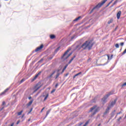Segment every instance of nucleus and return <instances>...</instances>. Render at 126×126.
<instances>
[{
	"instance_id": "obj_1",
	"label": "nucleus",
	"mask_w": 126,
	"mask_h": 126,
	"mask_svg": "<svg viewBox=\"0 0 126 126\" xmlns=\"http://www.w3.org/2000/svg\"><path fill=\"white\" fill-rule=\"evenodd\" d=\"M92 47H93V42L92 40H88L84 43L81 46L80 45H77L76 47V50L79 51L81 48H83L84 50H90L92 49Z\"/></svg>"
},
{
	"instance_id": "obj_2",
	"label": "nucleus",
	"mask_w": 126,
	"mask_h": 126,
	"mask_svg": "<svg viewBox=\"0 0 126 126\" xmlns=\"http://www.w3.org/2000/svg\"><path fill=\"white\" fill-rule=\"evenodd\" d=\"M100 111V107L97 106V105H94L92 108H91L89 112L91 113V112H92L91 117H93V116H94V115H96L98 112Z\"/></svg>"
},
{
	"instance_id": "obj_3",
	"label": "nucleus",
	"mask_w": 126,
	"mask_h": 126,
	"mask_svg": "<svg viewBox=\"0 0 126 126\" xmlns=\"http://www.w3.org/2000/svg\"><path fill=\"white\" fill-rule=\"evenodd\" d=\"M107 0H103L101 2L98 3L96 6L94 7L92 9V10L90 12V14H91V13L93 12V10H94V9H96V8H100V7H101L102 5H103V4H104V3L107 1Z\"/></svg>"
},
{
	"instance_id": "obj_4",
	"label": "nucleus",
	"mask_w": 126,
	"mask_h": 126,
	"mask_svg": "<svg viewBox=\"0 0 126 126\" xmlns=\"http://www.w3.org/2000/svg\"><path fill=\"white\" fill-rule=\"evenodd\" d=\"M114 91H112L109 93H108L106 95L104 96V97L102 99V101L103 102V104H105V103L107 102V99H108V97L111 95H113L114 94Z\"/></svg>"
},
{
	"instance_id": "obj_5",
	"label": "nucleus",
	"mask_w": 126,
	"mask_h": 126,
	"mask_svg": "<svg viewBox=\"0 0 126 126\" xmlns=\"http://www.w3.org/2000/svg\"><path fill=\"white\" fill-rule=\"evenodd\" d=\"M69 51L67 50L63 55V56L62 57V59L63 60H66L68 57H70L71 56V54L72 53L69 54L68 56H66V55H67V53H68Z\"/></svg>"
},
{
	"instance_id": "obj_6",
	"label": "nucleus",
	"mask_w": 126,
	"mask_h": 126,
	"mask_svg": "<svg viewBox=\"0 0 126 126\" xmlns=\"http://www.w3.org/2000/svg\"><path fill=\"white\" fill-rule=\"evenodd\" d=\"M42 86H39V83L37 84L35 86V90L34 91V93H35V92H37L38 90H39V89H40V88H41Z\"/></svg>"
},
{
	"instance_id": "obj_7",
	"label": "nucleus",
	"mask_w": 126,
	"mask_h": 126,
	"mask_svg": "<svg viewBox=\"0 0 126 126\" xmlns=\"http://www.w3.org/2000/svg\"><path fill=\"white\" fill-rule=\"evenodd\" d=\"M43 48H44V45L41 44L39 47H37L35 51V52H39V51H41Z\"/></svg>"
},
{
	"instance_id": "obj_8",
	"label": "nucleus",
	"mask_w": 126,
	"mask_h": 126,
	"mask_svg": "<svg viewBox=\"0 0 126 126\" xmlns=\"http://www.w3.org/2000/svg\"><path fill=\"white\" fill-rule=\"evenodd\" d=\"M56 71H57L56 70H53L51 74L48 76V78H53L54 75L56 73Z\"/></svg>"
},
{
	"instance_id": "obj_9",
	"label": "nucleus",
	"mask_w": 126,
	"mask_h": 126,
	"mask_svg": "<svg viewBox=\"0 0 126 126\" xmlns=\"http://www.w3.org/2000/svg\"><path fill=\"white\" fill-rule=\"evenodd\" d=\"M111 109L110 107L108 106L107 108L106 109L105 111L103 113V115H106L107 114H109V111Z\"/></svg>"
},
{
	"instance_id": "obj_10",
	"label": "nucleus",
	"mask_w": 126,
	"mask_h": 126,
	"mask_svg": "<svg viewBox=\"0 0 126 126\" xmlns=\"http://www.w3.org/2000/svg\"><path fill=\"white\" fill-rule=\"evenodd\" d=\"M115 104H116V100H114V101H112L111 104H110L108 105V107H109V108L111 109V108H113V107H114V105H115Z\"/></svg>"
},
{
	"instance_id": "obj_11",
	"label": "nucleus",
	"mask_w": 126,
	"mask_h": 126,
	"mask_svg": "<svg viewBox=\"0 0 126 126\" xmlns=\"http://www.w3.org/2000/svg\"><path fill=\"white\" fill-rule=\"evenodd\" d=\"M57 74L54 77V78H55V79H57L58 78V77H59L61 74V73L59 72L60 71V70H57Z\"/></svg>"
},
{
	"instance_id": "obj_12",
	"label": "nucleus",
	"mask_w": 126,
	"mask_h": 126,
	"mask_svg": "<svg viewBox=\"0 0 126 126\" xmlns=\"http://www.w3.org/2000/svg\"><path fill=\"white\" fill-rule=\"evenodd\" d=\"M122 14V12L119 11L117 14V19H120V17H121V15Z\"/></svg>"
},
{
	"instance_id": "obj_13",
	"label": "nucleus",
	"mask_w": 126,
	"mask_h": 126,
	"mask_svg": "<svg viewBox=\"0 0 126 126\" xmlns=\"http://www.w3.org/2000/svg\"><path fill=\"white\" fill-rule=\"evenodd\" d=\"M8 90H9V89H6L5 91H4V92H3L2 93H1L0 95L1 96H2L3 95H5V93H6V92H7V91H8Z\"/></svg>"
},
{
	"instance_id": "obj_14",
	"label": "nucleus",
	"mask_w": 126,
	"mask_h": 126,
	"mask_svg": "<svg viewBox=\"0 0 126 126\" xmlns=\"http://www.w3.org/2000/svg\"><path fill=\"white\" fill-rule=\"evenodd\" d=\"M38 76H39V74H37L36 75H35V76L32 79V81H34V80H35L37 79V78L38 77Z\"/></svg>"
},
{
	"instance_id": "obj_15",
	"label": "nucleus",
	"mask_w": 126,
	"mask_h": 126,
	"mask_svg": "<svg viewBox=\"0 0 126 126\" xmlns=\"http://www.w3.org/2000/svg\"><path fill=\"white\" fill-rule=\"evenodd\" d=\"M46 95L44 97L43 101H45L47 99H48V97H49V94H46Z\"/></svg>"
},
{
	"instance_id": "obj_16",
	"label": "nucleus",
	"mask_w": 126,
	"mask_h": 126,
	"mask_svg": "<svg viewBox=\"0 0 126 126\" xmlns=\"http://www.w3.org/2000/svg\"><path fill=\"white\" fill-rule=\"evenodd\" d=\"M75 58V56H74L69 61V63H71V62H72V61H73V60H74V58Z\"/></svg>"
},
{
	"instance_id": "obj_17",
	"label": "nucleus",
	"mask_w": 126,
	"mask_h": 126,
	"mask_svg": "<svg viewBox=\"0 0 126 126\" xmlns=\"http://www.w3.org/2000/svg\"><path fill=\"white\" fill-rule=\"evenodd\" d=\"M81 72H80L79 73L75 74L74 76H73V78H75V77H76V76H78V75H79L80 74H81Z\"/></svg>"
},
{
	"instance_id": "obj_18",
	"label": "nucleus",
	"mask_w": 126,
	"mask_h": 126,
	"mask_svg": "<svg viewBox=\"0 0 126 126\" xmlns=\"http://www.w3.org/2000/svg\"><path fill=\"white\" fill-rule=\"evenodd\" d=\"M32 103H33V100H31L28 103V106H31L32 105Z\"/></svg>"
},
{
	"instance_id": "obj_19",
	"label": "nucleus",
	"mask_w": 126,
	"mask_h": 126,
	"mask_svg": "<svg viewBox=\"0 0 126 126\" xmlns=\"http://www.w3.org/2000/svg\"><path fill=\"white\" fill-rule=\"evenodd\" d=\"M116 113V110H114L112 113H111V117L113 118L115 116Z\"/></svg>"
},
{
	"instance_id": "obj_20",
	"label": "nucleus",
	"mask_w": 126,
	"mask_h": 126,
	"mask_svg": "<svg viewBox=\"0 0 126 126\" xmlns=\"http://www.w3.org/2000/svg\"><path fill=\"white\" fill-rule=\"evenodd\" d=\"M80 18H81V16H79L78 18L75 19L74 20V21H77L78 20H79V19H80Z\"/></svg>"
},
{
	"instance_id": "obj_21",
	"label": "nucleus",
	"mask_w": 126,
	"mask_h": 126,
	"mask_svg": "<svg viewBox=\"0 0 126 126\" xmlns=\"http://www.w3.org/2000/svg\"><path fill=\"white\" fill-rule=\"evenodd\" d=\"M55 38H56L55 35L52 34L50 35V39H55Z\"/></svg>"
},
{
	"instance_id": "obj_22",
	"label": "nucleus",
	"mask_w": 126,
	"mask_h": 126,
	"mask_svg": "<svg viewBox=\"0 0 126 126\" xmlns=\"http://www.w3.org/2000/svg\"><path fill=\"white\" fill-rule=\"evenodd\" d=\"M50 112H51V110H49L46 112V117L48 116L49 114H50Z\"/></svg>"
},
{
	"instance_id": "obj_23",
	"label": "nucleus",
	"mask_w": 126,
	"mask_h": 126,
	"mask_svg": "<svg viewBox=\"0 0 126 126\" xmlns=\"http://www.w3.org/2000/svg\"><path fill=\"white\" fill-rule=\"evenodd\" d=\"M83 125V122H80L78 125H76V126H81Z\"/></svg>"
},
{
	"instance_id": "obj_24",
	"label": "nucleus",
	"mask_w": 126,
	"mask_h": 126,
	"mask_svg": "<svg viewBox=\"0 0 126 126\" xmlns=\"http://www.w3.org/2000/svg\"><path fill=\"white\" fill-rule=\"evenodd\" d=\"M113 22V19H110L108 22V24H111Z\"/></svg>"
},
{
	"instance_id": "obj_25",
	"label": "nucleus",
	"mask_w": 126,
	"mask_h": 126,
	"mask_svg": "<svg viewBox=\"0 0 126 126\" xmlns=\"http://www.w3.org/2000/svg\"><path fill=\"white\" fill-rule=\"evenodd\" d=\"M22 113H23V111H21L20 112L18 113V116H20V115H21V114H22Z\"/></svg>"
},
{
	"instance_id": "obj_26",
	"label": "nucleus",
	"mask_w": 126,
	"mask_h": 126,
	"mask_svg": "<svg viewBox=\"0 0 126 126\" xmlns=\"http://www.w3.org/2000/svg\"><path fill=\"white\" fill-rule=\"evenodd\" d=\"M115 47L117 48H120V45H119V44L117 43L115 44Z\"/></svg>"
},
{
	"instance_id": "obj_27",
	"label": "nucleus",
	"mask_w": 126,
	"mask_h": 126,
	"mask_svg": "<svg viewBox=\"0 0 126 126\" xmlns=\"http://www.w3.org/2000/svg\"><path fill=\"white\" fill-rule=\"evenodd\" d=\"M61 47H59L58 48H57L56 50H55V52L56 53H57V52H58V51H60V48Z\"/></svg>"
},
{
	"instance_id": "obj_28",
	"label": "nucleus",
	"mask_w": 126,
	"mask_h": 126,
	"mask_svg": "<svg viewBox=\"0 0 126 126\" xmlns=\"http://www.w3.org/2000/svg\"><path fill=\"white\" fill-rule=\"evenodd\" d=\"M88 124H89V121H88L87 122H86L85 124L83 126H87V125H88Z\"/></svg>"
},
{
	"instance_id": "obj_29",
	"label": "nucleus",
	"mask_w": 126,
	"mask_h": 126,
	"mask_svg": "<svg viewBox=\"0 0 126 126\" xmlns=\"http://www.w3.org/2000/svg\"><path fill=\"white\" fill-rule=\"evenodd\" d=\"M124 45H125V42L120 43V46H121V47H123Z\"/></svg>"
},
{
	"instance_id": "obj_30",
	"label": "nucleus",
	"mask_w": 126,
	"mask_h": 126,
	"mask_svg": "<svg viewBox=\"0 0 126 126\" xmlns=\"http://www.w3.org/2000/svg\"><path fill=\"white\" fill-rule=\"evenodd\" d=\"M25 81V79H23L21 80L20 81V83H23V82H24V81Z\"/></svg>"
},
{
	"instance_id": "obj_31",
	"label": "nucleus",
	"mask_w": 126,
	"mask_h": 126,
	"mask_svg": "<svg viewBox=\"0 0 126 126\" xmlns=\"http://www.w3.org/2000/svg\"><path fill=\"white\" fill-rule=\"evenodd\" d=\"M124 86H126V82L124 83L122 85V87H124Z\"/></svg>"
},
{
	"instance_id": "obj_32",
	"label": "nucleus",
	"mask_w": 126,
	"mask_h": 126,
	"mask_svg": "<svg viewBox=\"0 0 126 126\" xmlns=\"http://www.w3.org/2000/svg\"><path fill=\"white\" fill-rule=\"evenodd\" d=\"M55 91H56V89H53L51 92V94H53Z\"/></svg>"
},
{
	"instance_id": "obj_33",
	"label": "nucleus",
	"mask_w": 126,
	"mask_h": 126,
	"mask_svg": "<svg viewBox=\"0 0 126 126\" xmlns=\"http://www.w3.org/2000/svg\"><path fill=\"white\" fill-rule=\"evenodd\" d=\"M66 67H67V65H66L64 68H63V69H64V70H65V69H66Z\"/></svg>"
},
{
	"instance_id": "obj_34",
	"label": "nucleus",
	"mask_w": 126,
	"mask_h": 126,
	"mask_svg": "<svg viewBox=\"0 0 126 126\" xmlns=\"http://www.w3.org/2000/svg\"><path fill=\"white\" fill-rule=\"evenodd\" d=\"M44 110H45V107H43V108L41 109V111H40V113H42V112H43V111H44Z\"/></svg>"
},
{
	"instance_id": "obj_35",
	"label": "nucleus",
	"mask_w": 126,
	"mask_h": 126,
	"mask_svg": "<svg viewBox=\"0 0 126 126\" xmlns=\"http://www.w3.org/2000/svg\"><path fill=\"white\" fill-rule=\"evenodd\" d=\"M117 2H118L117 0H116L114 3H113V5H115V4H116V3H117Z\"/></svg>"
},
{
	"instance_id": "obj_36",
	"label": "nucleus",
	"mask_w": 126,
	"mask_h": 126,
	"mask_svg": "<svg viewBox=\"0 0 126 126\" xmlns=\"http://www.w3.org/2000/svg\"><path fill=\"white\" fill-rule=\"evenodd\" d=\"M43 59H41L39 62L38 63H42V62H43Z\"/></svg>"
},
{
	"instance_id": "obj_37",
	"label": "nucleus",
	"mask_w": 126,
	"mask_h": 126,
	"mask_svg": "<svg viewBox=\"0 0 126 126\" xmlns=\"http://www.w3.org/2000/svg\"><path fill=\"white\" fill-rule=\"evenodd\" d=\"M121 120H122V117H120L118 119V122L121 121Z\"/></svg>"
},
{
	"instance_id": "obj_38",
	"label": "nucleus",
	"mask_w": 126,
	"mask_h": 126,
	"mask_svg": "<svg viewBox=\"0 0 126 126\" xmlns=\"http://www.w3.org/2000/svg\"><path fill=\"white\" fill-rule=\"evenodd\" d=\"M58 86H59V84H56V85H55V88H57L58 87Z\"/></svg>"
},
{
	"instance_id": "obj_39",
	"label": "nucleus",
	"mask_w": 126,
	"mask_h": 126,
	"mask_svg": "<svg viewBox=\"0 0 126 126\" xmlns=\"http://www.w3.org/2000/svg\"><path fill=\"white\" fill-rule=\"evenodd\" d=\"M112 2V1H110L108 4H107V6H109V5L111 4V3Z\"/></svg>"
},
{
	"instance_id": "obj_40",
	"label": "nucleus",
	"mask_w": 126,
	"mask_h": 126,
	"mask_svg": "<svg viewBox=\"0 0 126 126\" xmlns=\"http://www.w3.org/2000/svg\"><path fill=\"white\" fill-rule=\"evenodd\" d=\"M74 37H75V36H73L71 37V40H73V39H74Z\"/></svg>"
},
{
	"instance_id": "obj_41",
	"label": "nucleus",
	"mask_w": 126,
	"mask_h": 126,
	"mask_svg": "<svg viewBox=\"0 0 126 126\" xmlns=\"http://www.w3.org/2000/svg\"><path fill=\"white\" fill-rule=\"evenodd\" d=\"M19 123H20V120H19L17 121V125H18V124H19Z\"/></svg>"
},
{
	"instance_id": "obj_42",
	"label": "nucleus",
	"mask_w": 126,
	"mask_h": 126,
	"mask_svg": "<svg viewBox=\"0 0 126 126\" xmlns=\"http://www.w3.org/2000/svg\"><path fill=\"white\" fill-rule=\"evenodd\" d=\"M117 29H118V26L116 27V28L114 30V31H117Z\"/></svg>"
},
{
	"instance_id": "obj_43",
	"label": "nucleus",
	"mask_w": 126,
	"mask_h": 126,
	"mask_svg": "<svg viewBox=\"0 0 126 126\" xmlns=\"http://www.w3.org/2000/svg\"><path fill=\"white\" fill-rule=\"evenodd\" d=\"M4 105H5V102L3 101V102H2V105L3 106Z\"/></svg>"
},
{
	"instance_id": "obj_44",
	"label": "nucleus",
	"mask_w": 126,
	"mask_h": 126,
	"mask_svg": "<svg viewBox=\"0 0 126 126\" xmlns=\"http://www.w3.org/2000/svg\"><path fill=\"white\" fill-rule=\"evenodd\" d=\"M31 99H32V97L31 96L29 97V100H31Z\"/></svg>"
},
{
	"instance_id": "obj_45",
	"label": "nucleus",
	"mask_w": 126,
	"mask_h": 126,
	"mask_svg": "<svg viewBox=\"0 0 126 126\" xmlns=\"http://www.w3.org/2000/svg\"><path fill=\"white\" fill-rule=\"evenodd\" d=\"M32 112V108L30 110V112H29V114H30Z\"/></svg>"
},
{
	"instance_id": "obj_46",
	"label": "nucleus",
	"mask_w": 126,
	"mask_h": 126,
	"mask_svg": "<svg viewBox=\"0 0 126 126\" xmlns=\"http://www.w3.org/2000/svg\"><path fill=\"white\" fill-rule=\"evenodd\" d=\"M121 114H122V112L121 111H120V112L118 113L117 115H120Z\"/></svg>"
},
{
	"instance_id": "obj_47",
	"label": "nucleus",
	"mask_w": 126,
	"mask_h": 126,
	"mask_svg": "<svg viewBox=\"0 0 126 126\" xmlns=\"http://www.w3.org/2000/svg\"><path fill=\"white\" fill-rule=\"evenodd\" d=\"M14 126V123H12L11 125H10V126Z\"/></svg>"
},
{
	"instance_id": "obj_48",
	"label": "nucleus",
	"mask_w": 126,
	"mask_h": 126,
	"mask_svg": "<svg viewBox=\"0 0 126 126\" xmlns=\"http://www.w3.org/2000/svg\"><path fill=\"white\" fill-rule=\"evenodd\" d=\"M64 70H65L63 69V70H62V72L61 73H63V72H64Z\"/></svg>"
},
{
	"instance_id": "obj_49",
	"label": "nucleus",
	"mask_w": 126,
	"mask_h": 126,
	"mask_svg": "<svg viewBox=\"0 0 126 126\" xmlns=\"http://www.w3.org/2000/svg\"><path fill=\"white\" fill-rule=\"evenodd\" d=\"M41 72H42L40 71V72H39L37 74H38V75H40V74H41Z\"/></svg>"
},
{
	"instance_id": "obj_50",
	"label": "nucleus",
	"mask_w": 126,
	"mask_h": 126,
	"mask_svg": "<svg viewBox=\"0 0 126 126\" xmlns=\"http://www.w3.org/2000/svg\"><path fill=\"white\" fill-rule=\"evenodd\" d=\"M107 58H108V60L110 59V57L109 56V55H107Z\"/></svg>"
},
{
	"instance_id": "obj_51",
	"label": "nucleus",
	"mask_w": 126,
	"mask_h": 126,
	"mask_svg": "<svg viewBox=\"0 0 126 126\" xmlns=\"http://www.w3.org/2000/svg\"><path fill=\"white\" fill-rule=\"evenodd\" d=\"M23 118H24V115H23L22 116V119H23Z\"/></svg>"
},
{
	"instance_id": "obj_52",
	"label": "nucleus",
	"mask_w": 126,
	"mask_h": 126,
	"mask_svg": "<svg viewBox=\"0 0 126 126\" xmlns=\"http://www.w3.org/2000/svg\"><path fill=\"white\" fill-rule=\"evenodd\" d=\"M31 120V119H29L28 120V122H30Z\"/></svg>"
},
{
	"instance_id": "obj_53",
	"label": "nucleus",
	"mask_w": 126,
	"mask_h": 126,
	"mask_svg": "<svg viewBox=\"0 0 126 126\" xmlns=\"http://www.w3.org/2000/svg\"><path fill=\"white\" fill-rule=\"evenodd\" d=\"M101 126V124H99V125H98V126Z\"/></svg>"
},
{
	"instance_id": "obj_54",
	"label": "nucleus",
	"mask_w": 126,
	"mask_h": 126,
	"mask_svg": "<svg viewBox=\"0 0 126 126\" xmlns=\"http://www.w3.org/2000/svg\"><path fill=\"white\" fill-rule=\"evenodd\" d=\"M42 97H45V95H42Z\"/></svg>"
},
{
	"instance_id": "obj_55",
	"label": "nucleus",
	"mask_w": 126,
	"mask_h": 126,
	"mask_svg": "<svg viewBox=\"0 0 126 126\" xmlns=\"http://www.w3.org/2000/svg\"><path fill=\"white\" fill-rule=\"evenodd\" d=\"M67 75H68V74H66V76H67Z\"/></svg>"
},
{
	"instance_id": "obj_56",
	"label": "nucleus",
	"mask_w": 126,
	"mask_h": 126,
	"mask_svg": "<svg viewBox=\"0 0 126 126\" xmlns=\"http://www.w3.org/2000/svg\"><path fill=\"white\" fill-rule=\"evenodd\" d=\"M113 0H112V2Z\"/></svg>"
},
{
	"instance_id": "obj_57",
	"label": "nucleus",
	"mask_w": 126,
	"mask_h": 126,
	"mask_svg": "<svg viewBox=\"0 0 126 126\" xmlns=\"http://www.w3.org/2000/svg\"><path fill=\"white\" fill-rule=\"evenodd\" d=\"M111 57H113V55H111Z\"/></svg>"
}]
</instances>
